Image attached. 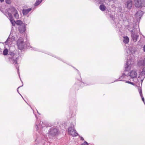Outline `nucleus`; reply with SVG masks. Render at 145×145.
<instances>
[{"label":"nucleus","mask_w":145,"mask_h":145,"mask_svg":"<svg viewBox=\"0 0 145 145\" xmlns=\"http://www.w3.org/2000/svg\"><path fill=\"white\" fill-rule=\"evenodd\" d=\"M68 132L69 135L73 136H76L78 135V133L75 129L74 126L72 125L68 128Z\"/></svg>","instance_id":"11"},{"label":"nucleus","mask_w":145,"mask_h":145,"mask_svg":"<svg viewBox=\"0 0 145 145\" xmlns=\"http://www.w3.org/2000/svg\"><path fill=\"white\" fill-rule=\"evenodd\" d=\"M2 52V50L1 48H0V53H1Z\"/></svg>","instance_id":"35"},{"label":"nucleus","mask_w":145,"mask_h":145,"mask_svg":"<svg viewBox=\"0 0 145 145\" xmlns=\"http://www.w3.org/2000/svg\"><path fill=\"white\" fill-rule=\"evenodd\" d=\"M7 16L9 18L10 20H12V19H13V16L11 13H8V16Z\"/></svg>","instance_id":"24"},{"label":"nucleus","mask_w":145,"mask_h":145,"mask_svg":"<svg viewBox=\"0 0 145 145\" xmlns=\"http://www.w3.org/2000/svg\"><path fill=\"white\" fill-rule=\"evenodd\" d=\"M48 54L50 55H51L52 56H54V57H56L57 59L59 60H60L62 61L63 62H65V61L64 60H63L62 59L60 58V57H56V56H53L52 54H50H50Z\"/></svg>","instance_id":"26"},{"label":"nucleus","mask_w":145,"mask_h":145,"mask_svg":"<svg viewBox=\"0 0 145 145\" xmlns=\"http://www.w3.org/2000/svg\"><path fill=\"white\" fill-rule=\"evenodd\" d=\"M129 30L131 32V36L132 39L134 42H136L139 37V35L136 31L135 29L133 27V29H129Z\"/></svg>","instance_id":"9"},{"label":"nucleus","mask_w":145,"mask_h":145,"mask_svg":"<svg viewBox=\"0 0 145 145\" xmlns=\"http://www.w3.org/2000/svg\"><path fill=\"white\" fill-rule=\"evenodd\" d=\"M35 117H36V118H37V116L35 115Z\"/></svg>","instance_id":"37"},{"label":"nucleus","mask_w":145,"mask_h":145,"mask_svg":"<svg viewBox=\"0 0 145 145\" xmlns=\"http://www.w3.org/2000/svg\"><path fill=\"white\" fill-rule=\"evenodd\" d=\"M143 50L145 52V45L143 47Z\"/></svg>","instance_id":"32"},{"label":"nucleus","mask_w":145,"mask_h":145,"mask_svg":"<svg viewBox=\"0 0 145 145\" xmlns=\"http://www.w3.org/2000/svg\"><path fill=\"white\" fill-rule=\"evenodd\" d=\"M10 21L11 23L12 24V25L13 26H14L15 25V24H16V22L14 20V19H12V20H10Z\"/></svg>","instance_id":"25"},{"label":"nucleus","mask_w":145,"mask_h":145,"mask_svg":"<svg viewBox=\"0 0 145 145\" xmlns=\"http://www.w3.org/2000/svg\"><path fill=\"white\" fill-rule=\"evenodd\" d=\"M6 3L9 4L11 3V1L10 0H5Z\"/></svg>","instance_id":"29"},{"label":"nucleus","mask_w":145,"mask_h":145,"mask_svg":"<svg viewBox=\"0 0 145 145\" xmlns=\"http://www.w3.org/2000/svg\"><path fill=\"white\" fill-rule=\"evenodd\" d=\"M96 2L99 3H102L104 2V0H95Z\"/></svg>","instance_id":"28"},{"label":"nucleus","mask_w":145,"mask_h":145,"mask_svg":"<svg viewBox=\"0 0 145 145\" xmlns=\"http://www.w3.org/2000/svg\"><path fill=\"white\" fill-rule=\"evenodd\" d=\"M110 17L111 19V22L116 30L117 31H120L122 26L119 23V18L117 17H115L112 15H110Z\"/></svg>","instance_id":"5"},{"label":"nucleus","mask_w":145,"mask_h":145,"mask_svg":"<svg viewBox=\"0 0 145 145\" xmlns=\"http://www.w3.org/2000/svg\"><path fill=\"white\" fill-rule=\"evenodd\" d=\"M138 65L140 67H142V71L139 72L138 78H140V80L141 83L145 77V57L138 60Z\"/></svg>","instance_id":"4"},{"label":"nucleus","mask_w":145,"mask_h":145,"mask_svg":"<svg viewBox=\"0 0 145 145\" xmlns=\"http://www.w3.org/2000/svg\"><path fill=\"white\" fill-rule=\"evenodd\" d=\"M4 0H0V1L1 3L3 2Z\"/></svg>","instance_id":"34"},{"label":"nucleus","mask_w":145,"mask_h":145,"mask_svg":"<svg viewBox=\"0 0 145 145\" xmlns=\"http://www.w3.org/2000/svg\"><path fill=\"white\" fill-rule=\"evenodd\" d=\"M16 24L18 25L21 26V25H23L24 24L21 20H18L16 21Z\"/></svg>","instance_id":"23"},{"label":"nucleus","mask_w":145,"mask_h":145,"mask_svg":"<svg viewBox=\"0 0 145 145\" xmlns=\"http://www.w3.org/2000/svg\"><path fill=\"white\" fill-rule=\"evenodd\" d=\"M88 142L86 141H85L83 143L81 144V145H88Z\"/></svg>","instance_id":"30"},{"label":"nucleus","mask_w":145,"mask_h":145,"mask_svg":"<svg viewBox=\"0 0 145 145\" xmlns=\"http://www.w3.org/2000/svg\"><path fill=\"white\" fill-rule=\"evenodd\" d=\"M134 1L136 7L145 8V0H134Z\"/></svg>","instance_id":"10"},{"label":"nucleus","mask_w":145,"mask_h":145,"mask_svg":"<svg viewBox=\"0 0 145 145\" xmlns=\"http://www.w3.org/2000/svg\"><path fill=\"white\" fill-rule=\"evenodd\" d=\"M100 9L102 11H104L106 8L105 6L103 4L101 5L99 7Z\"/></svg>","instance_id":"21"},{"label":"nucleus","mask_w":145,"mask_h":145,"mask_svg":"<svg viewBox=\"0 0 145 145\" xmlns=\"http://www.w3.org/2000/svg\"><path fill=\"white\" fill-rule=\"evenodd\" d=\"M33 11L32 8H29L27 9H24L22 10V12L24 15H27L30 12H31V10Z\"/></svg>","instance_id":"17"},{"label":"nucleus","mask_w":145,"mask_h":145,"mask_svg":"<svg viewBox=\"0 0 145 145\" xmlns=\"http://www.w3.org/2000/svg\"><path fill=\"white\" fill-rule=\"evenodd\" d=\"M19 56L16 53L15 51H12L10 50H9V53L7 57L10 62L13 64H14L15 67L17 70L18 74L19 75V70L18 64L17 63L18 59Z\"/></svg>","instance_id":"3"},{"label":"nucleus","mask_w":145,"mask_h":145,"mask_svg":"<svg viewBox=\"0 0 145 145\" xmlns=\"http://www.w3.org/2000/svg\"><path fill=\"white\" fill-rule=\"evenodd\" d=\"M17 91H18V93L20 94V95L21 96V97H22V98L24 99L23 97L21 95L19 92L18 91V90L17 89Z\"/></svg>","instance_id":"33"},{"label":"nucleus","mask_w":145,"mask_h":145,"mask_svg":"<svg viewBox=\"0 0 145 145\" xmlns=\"http://www.w3.org/2000/svg\"><path fill=\"white\" fill-rule=\"evenodd\" d=\"M23 85H22V86H19V87L18 88V89L19 88H20V87H21L22 86H23Z\"/></svg>","instance_id":"36"},{"label":"nucleus","mask_w":145,"mask_h":145,"mask_svg":"<svg viewBox=\"0 0 145 145\" xmlns=\"http://www.w3.org/2000/svg\"><path fill=\"white\" fill-rule=\"evenodd\" d=\"M123 42L125 44L128 43L129 41V38L127 36L124 37H123Z\"/></svg>","instance_id":"20"},{"label":"nucleus","mask_w":145,"mask_h":145,"mask_svg":"<svg viewBox=\"0 0 145 145\" xmlns=\"http://www.w3.org/2000/svg\"><path fill=\"white\" fill-rule=\"evenodd\" d=\"M9 53V50L6 48L4 50L3 52V54L4 56H7V57L8 54Z\"/></svg>","instance_id":"22"},{"label":"nucleus","mask_w":145,"mask_h":145,"mask_svg":"<svg viewBox=\"0 0 145 145\" xmlns=\"http://www.w3.org/2000/svg\"><path fill=\"white\" fill-rule=\"evenodd\" d=\"M48 136L50 138L57 135L59 133V130L55 127H51L49 130Z\"/></svg>","instance_id":"8"},{"label":"nucleus","mask_w":145,"mask_h":145,"mask_svg":"<svg viewBox=\"0 0 145 145\" xmlns=\"http://www.w3.org/2000/svg\"><path fill=\"white\" fill-rule=\"evenodd\" d=\"M16 44L18 46V48L22 50L25 49L27 47L30 48L31 50L37 51L38 49L35 47L31 46L28 42L27 41L26 38L20 37L17 40Z\"/></svg>","instance_id":"2"},{"label":"nucleus","mask_w":145,"mask_h":145,"mask_svg":"<svg viewBox=\"0 0 145 145\" xmlns=\"http://www.w3.org/2000/svg\"><path fill=\"white\" fill-rule=\"evenodd\" d=\"M80 139H81V140H84V138L82 137H80Z\"/></svg>","instance_id":"31"},{"label":"nucleus","mask_w":145,"mask_h":145,"mask_svg":"<svg viewBox=\"0 0 145 145\" xmlns=\"http://www.w3.org/2000/svg\"><path fill=\"white\" fill-rule=\"evenodd\" d=\"M26 25L25 24H23V25H21L18 27V30L20 33H25L26 30Z\"/></svg>","instance_id":"14"},{"label":"nucleus","mask_w":145,"mask_h":145,"mask_svg":"<svg viewBox=\"0 0 145 145\" xmlns=\"http://www.w3.org/2000/svg\"><path fill=\"white\" fill-rule=\"evenodd\" d=\"M138 91H139V93H140V96L141 97L142 100L143 101L144 104H145V103L144 101V98L143 96V95L142 93V90L141 88H138Z\"/></svg>","instance_id":"18"},{"label":"nucleus","mask_w":145,"mask_h":145,"mask_svg":"<svg viewBox=\"0 0 145 145\" xmlns=\"http://www.w3.org/2000/svg\"><path fill=\"white\" fill-rule=\"evenodd\" d=\"M15 37L11 35H10L8 38L5 42L4 43L6 45H8V46H10L12 44V42L13 41L15 40Z\"/></svg>","instance_id":"12"},{"label":"nucleus","mask_w":145,"mask_h":145,"mask_svg":"<svg viewBox=\"0 0 145 145\" xmlns=\"http://www.w3.org/2000/svg\"><path fill=\"white\" fill-rule=\"evenodd\" d=\"M74 68L77 71V73L79 76V78L77 79V81L76 82L73 86V87L75 88V89L76 90L78 89L80 86L82 87H83L84 86L89 85L90 84H87L82 81L81 76L80 72L78 70L76 69L75 68Z\"/></svg>","instance_id":"7"},{"label":"nucleus","mask_w":145,"mask_h":145,"mask_svg":"<svg viewBox=\"0 0 145 145\" xmlns=\"http://www.w3.org/2000/svg\"><path fill=\"white\" fill-rule=\"evenodd\" d=\"M133 63V61H132V60L130 57L129 59H127L126 62V64L125 65V71H124L123 73L121 74L118 79L115 80L114 82L119 81L125 82L128 79L129 74L127 73L126 71H129L130 69L131 65Z\"/></svg>","instance_id":"1"},{"label":"nucleus","mask_w":145,"mask_h":145,"mask_svg":"<svg viewBox=\"0 0 145 145\" xmlns=\"http://www.w3.org/2000/svg\"><path fill=\"white\" fill-rule=\"evenodd\" d=\"M127 7L128 9H130L131 8L132 5V2L131 1H127Z\"/></svg>","instance_id":"19"},{"label":"nucleus","mask_w":145,"mask_h":145,"mask_svg":"<svg viewBox=\"0 0 145 145\" xmlns=\"http://www.w3.org/2000/svg\"><path fill=\"white\" fill-rule=\"evenodd\" d=\"M129 77H130L131 78H136L137 76V71L133 70L131 71L129 73Z\"/></svg>","instance_id":"13"},{"label":"nucleus","mask_w":145,"mask_h":145,"mask_svg":"<svg viewBox=\"0 0 145 145\" xmlns=\"http://www.w3.org/2000/svg\"><path fill=\"white\" fill-rule=\"evenodd\" d=\"M11 9L12 13L14 14V16L16 18H19V14L17 10L14 7H12Z\"/></svg>","instance_id":"16"},{"label":"nucleus","mask_w":145,"mask_h":145,"mask_svg":"<svg viewBox=\"0 0 145 145\" xmlns=\"http://www.w3.org/2000/svg\"><path fill=\"white\" fill-rule=\"evenodd\" d=\"M35 145H37V144H36Z\"/></svg>","instance_id":"38"},{"label":"nucleus","mask_w":145,"mask_h":145,"mask_svg":"<svg viewBox=\"0 0 145 145\" xmlns=\"http://www.w3.org/2000/svg\"><path fill=\"white\" fill-rule=\"evenodd\" d=\"M125 82L126 83H127L129 84H131L133 86H135V84L133 82H131V81H127V80L125 81Z\"/></svg>","instance_id":"27"},{"label":"nucleus","mask_w":145,"mask_h":145,"mask_svg":"<svg viewBox=\"0 0 145 145\" xmlns=\"http://www.w3.org/2000/svg\"><path fill=\"white\" fill-rule=\"evenodd\" d=\"M35 125V127L37 131L40 134L43 135L45 137L42 131L43 129H47V127L45 126V124L43 122L41 121L39 123L38 120L36 121Z\"/></svg>","instance_id":"6"},{"label":"nucleus","mask_w":145,"mask_h":145,"mask_svg":"<svg viewBox=\"0 0 145 145\" xmlns=\"http://www.w3.org/2000/svg\"><path fill=\"white\" fill-rule=\"evenodd\" d=\"M142 12L141 10H139L137 11L135 14V16L137 21L139 20L142 15Z\"/></svg>","instance_id":"15"}]
</instances>
